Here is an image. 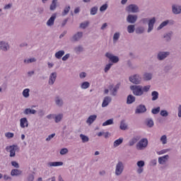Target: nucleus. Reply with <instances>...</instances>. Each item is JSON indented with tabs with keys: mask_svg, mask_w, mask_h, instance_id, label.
<instances>
[{
	"mask_svg": "<svg viewBox=\"0 0 181 181\" xmlns=\"http://www.w3.org/2000/svg\"><path fill=\"white\" fill-rule=\"evenodd\" d=\"M130 90L132 91L134 95H136L137 97H141V95H144V90H142V86L141 85L131 86Z\"/></svg>",
	"mask_w": 181,
	"mask_h": 181,
	"instance_id": "f257e3e1",
	"label": "nucleus"
},
{
	"mask_svg": "<svg viewBox=\"0 0 181 181\" xmlns=\"http://www.w3.org/2000/svg\"><path fill=\"white\" fill-rule=\"evenodd\" d=\"M170 56V52L169 51H159L157 53V60L158 62H163V60H165V59H168Z\"/></svg>",
	"mask_w": 181,
	"mask_h": 181,
	"instance_id": "f03ea898",
	"label": "nucleus"
},
{
	"mask_svg": "<svg viewBox=\"0 0 181 181\" xmlns=\"http://www.w3.org/2000/svg\"><path fill=\"white\" fill-rule=\"evenodd\" d=\"M129 82L132 83L133 84H136V86H138V84H141L142 82V76L139 74H134L133 76H129Z\"/></svg>",
	"mask_w": 181,
	"mask_h": 181,
	"instance_id": "7ed1b4c3",
	"label": "nucleus"
},
{
	"mask_svg": "<svg viewBox=\"0 0 181 181\" xmlns=\"http://www.w3.org/2000/svg\"><path fill=\"white\" fill-rule=\"evenodd\" d=\"M124 163L122 161H118V163L116 164L115 171V174L116 176H121L122 175V173L124 172Z\"/></svg>",
	"mask_w": 181,
	"mask_h": 181,
	"instance_id": "20e7f679",
	"label": "nucleus"
},
{
	"mask_svg": "<svg viewBox=\"0 0 181 181\" xmlns=\"http://www.w3.org/2000/svg\"><path fill=\"white\" fill-rule=\"evenodd\" d=\"M19 150L18 145L8 146L6 147V151H10V158H15L16 155V151Z\"/></svg>",
	"mask_w": 181,
	"mask_h": 181,
	"instance_id": "39448f33",
	"label": "nucleus"
},
{
	"mask_svg": "<svg viewBox=\"0 0 181 181\" xmlns=\"http://www.w3.org/2000/svg\"><path fill=\"white\" fill-rule=\"evenodd\" d=\"M126 12H128V13H138L139 7L136 4H129L126 7Z\"/></svg>",
	"mask_w": 181,
	"mask_h": 181,
	"instance_id": "423d86ee",
	"label": "nucleus"
},
{
	"mask_svg": "<svg viewBox=\"0 0 181 181\" xmlns=\"http://www.w3.org/2000/svg\"><path fill=\"white\" fill-rule=\"evenodd\" d=\"M105 57L109 59L110 62H111L112 64H117V63L119 62V57H118V56L114 55L112 53L110 52H106Z\"/></svg>",
	"mask_w": 181,
	"mask_h": 181,
	"instance_id": "0eeeda50",
	"label": "nucleus"
},
{
	"mask_svg": "<svg viewBox=\"0 0 181 181\" xmlns=\"http://www.w3.org/2000/svg\"><path fill=\"white\" fill-rule=\"evenodd\" d=\"M136 149L142 151L148 146V139H141L136 144Z\"/></svg>",
	"mask_w": 181,
	"mask_h": 181,
	"instance_id": "6e6552de",
	"label": "nucleus"
},
{
	"mask_svg": "<svg viewBox=\"0 0 181 181\" xmlns=\"http://www.w3.org/2000/svg\"><path fill=\"white\" fill-rule=\"evenodd\" d=\"M83 36H84V33L81 31H78L75 34L73 35V36L71 37L70 40L71 42H73L74 43L76 42H80L81 39H83Z\"/></svg>",
	"mask_w": 181,
	"mask_h": 181,
	"instance_id": "1a4fd4ad",
	"label": "nucleus"
},
{
	"mask_svg": "<svg viewBox=\"0 0 181 181\" xmlns=\"http://www.w3.org/2000/svg\"><path fill=\"white\" fill-rule=\"evenodd\" d=\"M121 84L117 83L115 86L114 84H111L109 86V90L111 92V95H113V97H115L117 94H118V90H119Z\"/></svg>",
	"mask_w": 181,
	"mask_h": 181,
	"instance_id": "9d476101",
	"label": "nucleus"
},
{
	"mask_svg": "<svg viewBox=\"0 0 181 181\" xmlns=\"http://www.w3.org/2000/svg\"><path fill=\"white\" fill-rule=\"evenodd\" d=\"M168 25H175V21L166 20L163 21L157 28V30H160L161 29H163V28H165V26H168Z\"/></svg>",
	"mask_w": 181,
	"mask_h": 181,
	"instance_id": "9b49d317",
	"label": "nucleus"
},
{
	"mask_svg": "<svg viewBox=\"0 0 181 181\" xmlns=\"http://www.w3.org/2000/svg\"><path fill=\"white\" fill-rule=\"evenodd\" d=\"M155 23H156V18L153 17L151 19L148 20V28L147 30L148 33H151V32L153 30V26L155 25Z\"/></svg>",
	"mask_w": 181,
	"mask_h": 181,
	"instance_id": "f8f14e48",
	"label": "nucleus"
},
{
	"mask_svg": "<svg viewBox=\"0 0 181 181\" xmlns=\"http://www.w3.org/2000/svg\"><path fill=\"white\" fill-rule=\"evenodd\" d=\"M136 21H138V16L136 15L129 14L127 17V22L128 23H131L132 25L136 23Z\"/></svg>",
	"mask_w": 181,
	"mask_h": 181,
	"instance_id": "ddd939ff",
	"label": "nucleus"
},
{
	"mask_svg": "<svg viewBox=\"0 0 181 181\" xmlns=\"http://www.w3.org/2000/svg\"><path fill=\"white\" fill-rule=\"evenodd\" d=\"M171 8H172V12L174 15H180L181 5L173 4Z\"/></svg>",
	"mask_w": 181,
	"mask_h": 181,
	"instance_id": "4468645a",
	"label": "nucleus"
},
{
	"mask_svg": "<svg viewBox=\"0 0 181 181\" xmlns=\"http://www.w3.org/2000/svg\"><path fill=\"white\" fill-rule=\"evenodd\" d=\"M54 103L57 105V107H62L63 105H64V101L63 100V98L62 97H60V95H57L54 98Z\"/></svg>",
	"mask_w": 181,
	"mask_h": 181,
	"instance_id": "2eb2a0df",
	"label": "nucleus"
},
{
	"mask_svg": "<svg viewBox=\"0 0 181 181\" xmlns=\"http://www.w3.org/2000/svg\"><path fill=\"white\" fill-rule=\"evenodd\" d=\"M56 78H57V72H52L49 75L48 83L49 86H53L54 84V81H56Z\"/></svg>",
	"mask_w": 181,
	"mask_h": 181,
	"instance_id": "dca6fc26",
	"label": "nucleus"
},
{
	"mask_svg": "<svg viewBox=\"0 0 181 181\" xmlns=\"http://www.w3.org/2000/svg\"><path fill=\"white\" fill-rule=\"evenodd\" d=\"M153 78V74L151 72H144L143 74V80L144 81H151Z\"/></svg>",
	"mask_w": 181,
	"mask_h": 181,
	"instance_id": "f3484780",
	"label": "nucleus"
},
{
	"mask_svg": "<svg viewBox=\"0 0 181 181\" xmlns=\"http://www.w3.org/2000/svg\"><path fill=\"white\" fill-rule=\"evenodd\" d=\"M144 112H146V107L144 105H139L135 110V114H144Z\"/></svg>",
	"mask_w": 181,
	"mask_h": 181,
	"instance_id": "a211bd4d",
	"label": "nucleus"
},
{
	"mask_svg": "<svg viewBox=\"0 0 181 181\" xmlns=\"http://www.w3.org/2000/svg\"><path fill=\"white\" fill-rule=\"evenodd\" d=\"M111 101H112V98L110 96H105L102 103V107L105 108V107H107Z\"/></svg>",
	"mask_w": 181,
	"mask_h": 181,
	"instance_id": "6ab92c4d",
	"label": "nucleus"
},
{
	"mask_svg": "<svg viewBox=\"0 0 181 181\" xmlns=\"http://www.w3.org/2000/svg\"><path fill=\"white\" fill-rule=\"evenodd\" d=\"M0 47L4 52H8L9 49V44L5 41L0 42Z\"/></svg>",
	"mask_w": 181,
	"mask_h": 181,
	"instance_id": "aec40b11",
	"label": "nucleus"
},
{
	"mask_svg": "<svg viewBox=\"0 0 181 181\" xmlns=\"http://www.w3.org/2000/svg\"><path fill=\"white\" fill-rule=\"evenodd\" d=\"M55 20H56V13H54L47 21V26H53V25H54Z\"/></svg>",
	"mask_w": 181,
	"mask_h": 181,
	"instance_id": "412c9836",
	"label": "nucleus"
},
{
	"mask_svg": "<svg viewBox=\"0 0 181 181\" xmlns=\"http://www.w3.org/2000/svg\"><path fill=\"white\" fill-rule=\"evenodd\" d=\"M20 125L21 128H25L29 127V123L28 122V119L26 117L21 118L20 119Z\"/></svg>",
	"mask_w": 181,
	"mask_h": 181,
	"instance_id": "4be33fe9",
	"label": "nucleus"
},
{
	"mask_svg": "<svg viewBox=\"0 0 181 181\" xmlns=\"http://www.w3.org/2000/svg\"><path fill=\"white\" fill-rule=\"evenodd\" d=\"M169 159V155H165L162 157L158 158V163L160 165H165L166 163V161Z\"/></svg>",
	"mask_w": 181,
	"mask_h": 181,
	"instance_id": "5701e85b",
	"label": "nucleus"
},
{
	"mask_svg": "<svg viewBox=\"0 0 181 181\" xmlns=\"http://www.w3.org/2000/svg\"><path fill=\"white\" fill-rule=\"evenodd\" d=\"M97 119V115H90L88 117V118L86 120V124H88V125H91Z\"/></svg>",
	"mask_w": 181,
	"mask_h": 181,
	"instance_id": "b1692460",
	"label": "nucleus"
},
{
	"mask_svg": "<svg viewBox=\"0 0 181 181\" xmlns=\"http://www.w3.org/2000/svg\"><path fill=\"white\" fill-rule=\"evenodd\" d=\"M173 35V32L170 31L165 34H164L163 37L165 40V42H170L172 40V36Z\"/></svg>",
	"mask_w": 181,
	"mask_h": 181,
	"instance_id": "393cba45",
	"label": "nucleus"
},
{
	"mask_svg": "<svg viewBox=\"0 0 181 181\" xmlns=\"http://www.w3.org/2000/svg\"><path fill=\"white\" fill-rule=\"evenodd\" d=\"M139 141V137L138 136H134L132 139H131L129 141V146H134L136 142Z\"/></svg>",
	"mask_w": 181,
	"mask_h": 181,
	"instance_id": "a878e982",
	"label": "nucleus"
},
{
	"mask_svg": "<svg viewBox=\"0 0 181 181\" xmlns=\"http://www.w3.org/2000/svg\"><path fill=\"white\" fill-rule=\"evenodd\" d=\"M120 129L122 131H127L128 129V124L125 123V120L123 119L120 122V126H119Z\"/></svg>",
	"mask_w": 181,
	"mask_h": 181,
	"instance_id": "bb28decb",
	"label": "nucleus"
},
{
	"mask_svg": "<svg viewBox=\"0 0 181 181\" xmlns=\"http://www.w3.org/2000/svg\"><path fill=\"white\" fill-rule=\"evenodd\" d=\"M12 176H21L22 175V170L18 169H13L11 172Z\"/></svg>",
	"mask_w": 181,
	"mask_h": 181,
	"instance_id": "cd10ccee",
	"label": "nucleus"
},
{
	"mask_svg": "<svg viewBox=\"0 0 181 181\" xmlns=\"http://www.w3.org/2000/svg\"><path fill=\"white\" fill-rule=\"evenodd\" d=\"M136 98L132 95H129L127 99V104H133L135 103Z\"/></svg>",
	"mask_w": 181,
	"mask_h": 181,
	"instance_id": "c85d7f7f",
	"label": "nucleus"
},
{
	"mask_svg": "<svg viewBox=\"0 0 181 181\" xmlns=\"http://www.w3.org/2000/svg\"><path fill=\"white\" fill-rule=\"evenodd\" d=\"M122 142H124L123 138H119V139L115 140L113 143V147L117 148V147L119 146V145H121V144H122Z\"/></svg>",
	"mask_w": 181,
	"mask_h": 181,
	"instance_id": "c756f323",
	"label": "nucleus"
},
{
	"mask_svg": "<svg viewBox=\"0 0 181 181\" xmlns=\"http://www.w3.org/2000/svg\"><path fill=\"white\" fill-rule=\"evenodd\" d=\"M135 32L136 35H142L145 33V28L143 26L137 27Z\"/></svg>",
	"mask_w": 181,
	"mask_h": 181,
	"instance_id": "7c9ffc66",
	"label": "nucleus"
},
{
	"mask_svg": "<svg viewBox=\"0 0 181 181\" xmlns=\"http://www.w3.org/2000/svg\"><path fill=\"white\" fill-rule=\"evenodd\" d=\"M151 100L152 101H156L159 98V93L158 91L153 90L151 92Z\"/></svg>",
	"mask_w": 181,
	"mask_h": 181,
	"instance_id": "2f4dec72",
	"label": "nucleus"
},
{
	"mask_svg": "<svg viewBox=\"0 0 181 181\" xmlns=\"http://www.w3.org/2000/svg\"><path fill=\"white\" fill-rule=\"evenodd\" d=\"M48 166H54V167H56V166H63V162L62 161H57V162H49L48 163Z\"/></svg>",
	"mask_w": 181,
	"mask_h": 181,
	"instance_id": "473e14b6",
	"label": "nucleus"
},
{
	"mask_svg": "<svg viewBox=\"0 0 181 181\" xmlns=\"http://www.w3.org/2000/svg\"><path fill=\"white\" fill-rule=\"evenodd\" d=\"M64 50H59L58 52H57L54 54L56 59H62V57H63V56H64Z\"/></svg>",
	"mask_w": 181,
	"mask_h": 181,
	"instance_id": "72a5a7b5",
	"label": "nucleus"
},
{
	"mask_svg": "<svg viewBox=\"0 0 181 181\" xmlns=\"http://www.w3.org/2000/svg\"><path fill=\"white\" fill-rule=\"evenodd\" d=\"M23 113L25 114V115H29L30 114L35 115L36 114V110H32L30 108H26Z\"/></svg>",
	"mask_w": 181,
	"mask_h": 181,
	"instance_id": "f704fd0d",
	"label": "nucleus"
},
{
	"mask_svg": "<svg viewBox=\"0 0 181 181\" xmlns=\"http://www.w3.org/2000/svg\"><path fill=\"white\" fill-rule=\"evenodd\" d=\"M56 8H57V0H52L49 6V10L54 11Z\"/></svg>",
	"mask_w": 181,
	"mask_h": 181,
	"instance_id": "c9c22d12",
	"label": "nucleus"
},
{
	"mask_svg": "<svg viewBox=\"0 0 181 181\" xmlns=\"http://www.w3.org/2000/svg\"><path fill=\"white\" fill-rule=\"evenodd\" d=\"M136 29H135V25H129L127 26L128 33H134Z\"/></svg>",
	"mask_w": 181,
	"mask_h": 181,
	"instance_id": "e433bc0d",
	"label": "nucleus"
},
{
	"mask_svg": "<svg viewBox=\"0 0 181 181\" xmlns=\"http://www.w3.org/2000/svg\"><path fill=\"white\" fill-rule=\"evenodd\" d=\"M54 119L56 124H59V122L63 119V114H59L57 115H55Z\"/></svg>",
	"mask_w": 181,
	"mask_h": 181,
	"instance_id": "4c0bfd02",
	"label": "nucleus"
},
{
	"mask_svg": "<svg viewBox=\"0 0 181 181\" xmlns=\"http://www.w3.org/2000/svg\"><path fill=\"white\" fill-rule=\"evenodd\" d=\"M80 138L82 140L83 144H86V142H88V141H90V139L88 138V136L81 134H80Z\"/></svg>",
	"mask_w": 181,
	"mask_h": 181,
	"instance_id": "58836bf2",
	"label": "nucleus"
},
{
	"mask_svg": "<svg viewBox=\"0 0 181 181\" xmlns=\"http://www.w3.org/2000/svg\"><path fill=\"white\" fill-rule=\"evenodd\" d=\"M114 124V119H109L103 123V127H107V125H112Z\"/></svg>",
	"mask_w": 181,
	"mask_h": 181,
	"instance_id": "ea45409f",
	"label": "nucleus"
},
{
	"mask_svg": "<svg viewBox=\"0 0 181 181\" xmlns=\"http://www.w3.org/2000/svg\"><path fill=\"white\" fill-rule=\"evenodd\" d=\"M90 87V82L88 81H85L83 82L81 85V88L82 90H86V88H88Z\"/></svg>",
	"mask_w": 181,
	"mask_h": 181,
	"instance_id": "a19ab883",
	"label": "nucleus"
},
{
	"mask_svg": "<svg viewBox=\"0 0 181 181\" xmlns=\"http://www.w3.org/2000/svg\"><path fill=\"white\" fill-rule=\"evenodd\" d=\"M75 53H76V54H79V53H81V52H83V48L81 45H78V47H76L74 49Z\"/></svg>",
	"mask_w": 181,
	"mask_h": 181,
	"instance_id": "79ce46f5",
	"label": "nucleus"
},
{
	"mask_svg": "<svg viewBox=\"0 0 181 181\" xmlns=\"http://www.w3.org/2000/svg\"><path fill=\"white\" fill-rule=\"evenodd\" d=\"M160 140L163 145H166V144H168V136H166V135H163Z\"/></svg>",
	"mask_w": 181,
	"mask_h": 181,
	"instance_id": "37998d69",
	"label": "nucleus"
},
{
	"mask_svg": "<svg viewBox=\"0 0 181 181\" xmlns=\"http://www.w3.org/2000/svg\"><path fill=\"white\" fill-rule=\"evenodd\" d=\"M97 12H98V7L94 6L90 8V15H97Z\"/></svg>",
	"mask_w": 181,
	"mask_h": 181,
	"instance_id": "c03bdc74",
	"label": "nucleus"
},
{
	"mask_svg": "<svg viewBox=\"0 0 181 181\" xmlns=\"http://www.w3.org/2000/svg\"><path fill=\"white\" fill-rule=\"evenodd\" d=\"M30 90L29 88L24 89L23 91V95L25 98H28L29 97V93Z\"/></svg>",
	"mask_w": 181,
	"mask_h": 181,
	"instance_id": "a18cd8bd",
	"label": "nucleus"
},
{
	"mask_svg": "<svg viewBox=\"0 0 181 181\" xmlns=\"http://www.w3.org/2000/svg\"><path fill=\"white\" fill-rule=\"evenodd\" d=\"M88 25H90V22H88V21H85V22L81 23L80 24L79 28H81V29H86V28L88 26Z\"/></svg>",
	"mask_w": 181,
	"mask_h": 181,
	"instance_id": "49530a36",
	"label": "nucleus"
},
{
	"mask_svg": "<svg viewBox=\"0 0 181 181\" xmlns=\"http://www.w3.org/2000/svg\"><path fill=\"white\" fill-rule=\"evenodd\" d=\"M71 7L70 6H67L64 8V11L62 12V16H66L69 12H70Z\"/></svg>",
	"mask_w": 181,
	"mask_h": 181,
	"instance_id": "de8ad7c7",
	"label": "nucleus"
},
{
	"mask_svg": "<svg viewBox=\"0 0 181 181\" xmlns=\"http://www.w3.org/2000/svg\"><path fill=\"white\" fill-rule=\"evenodd\" d=\"M119 36H121V34L119 33H115L113 35V42L115 43V42L118 41L119 39Z\"/></svg>",
	"mask_w": 181,
	"mask_h": 181,
	"instance_id": "09e8293b",
	"label": "nucleus"
},
{
	"mask_svg": "<svg viewBox=\"0 0 181 181\" xmlns=\"http://www.w3.org/2000/svg\"><path fill=\"white\" fill-rule=\"evenodd\" d=\"M35 62H36L35 58H30V59H24V63H25V64H29L30 63H35Z\"/></svg>",
	"mask_w": 181,
	"mask_h": 181,
	"instance_id": "8fccbe9b",
	"label": "nucleus"
},
{
	"mask_svg": "<svg viewBox=\"0 0 181 181\" xmlns=\"http://www.w3.org/2000/svg\"><path fill=\"white\" fill-rule=\"evenodd\" d=\"M111 67H112V63H109V64H106V66L104 69L105 73H108V71H110V69H111Z\"/></svg>",
	"mask_w": 181,
	"mask_h": 181,
	"instance_id": "3c124183",
	"label": "nucleus"
},
{
	"mask_svg": "<svg viewBox=\"0 0 181 181\" xmlns=\"http://www.w3.org/2000/svg\"><path fill=\"white\" fill-rule=\"evenodd\" d=\"M146 125H147V127H148V128H152V127H153V125H154L153 120L151 119H148Z\"/></svg>",
	"mask_w": 181,
	"mask_h": 181,
	"instance_id": "603ef678",
	"label": "nucleus"
},
{
	"mask_svg": "<svg viewBox=\"0 0 181 181\" xmlns=\"http://www.w3.org/2000/svg\"><path fill=\"white\" fill-rule=\"evenodd\" d=\"M107 8H108V4H103L102 6H100V11L105 12V11H107Z\"/></svg>",
	"mask_w": 181,
	"mask_h": 181,
	"instance_id": "864d4df0",
	"label": "nucleus"
},
{
	"mask_svg": "<svg viewBox=\"0 0 181 181\" xmlns=\"http://www.w3.org/2000/svg\"><path fill=\"white\" fill-rule=\"evenodd\" d=\"M160 111V107H157L156 108L152 109L151 112L152 114L156 115V114H159Z\"/></svg>",
	"mask_w": 181,
	"mask_h": 181,
	"instance_id": "5fc2aeb1",
	"label": "nucleus"
},
{
	"mask_svg": "<svg viewBox=\"0 0 181 181\" xmlns=\"http://www.w3.org/2000/svg\"><path fill=\"white\" fill-rule=\"evenodd\" d=\"M136 165H137L138 168H144V166H145V161H144V160H139L136 163Z\"/></svg>",
	"mask_w": 181,
	"mask_h": 181,
	"instance_id": "6e6d98bb",
	"label": "nucleus"
},
{
	"mask_svg": "<svg viewBox=\"0 0 181 181\" xmlns=\"http://www.w3.org/2000/svg\"><path fill=\"white\" fill-rule=\"evenodd\" d=\"M150 89H151V86L149 85L142 87L143 94L144 93H148V91H149Z\"/></svg>",
	"mask_w": 181,
	"mask_h": 181,
	"instance_id": "4d7b16f0",
	"label": "nucleus"
},
{
	"mask_svg": "<svg viewBox=\"0 0 181 181\" xmlns=\"http://www.w3.org/2000/svg\"><path fill=\"white\" fill-rule=\"evenodd\" d=\"M59 153L60 155H66V153H69V149H67L66 148H64L61 149Z\"/></svg>",
	"mask_w": 181,
	"mask_h": 181,
	"instance_id": "13d9d810",
	"label": "nucleus"
},
{
	"mask_svg": "<svg viewBox=\"0 0 181 181\" xmlns=\"http://www.w3.org/2000/svg\"><path fill=\"white\" fill-rule=\"evenodd\" d=\"M160 115H161V117H168V115H169V112H168L166 110H161Z\"/></svg>",
	"mask_w": 181,
	"mask_h": 181,
	"instance_id": "bf43d9fd",
	"label": "nucleus"
},
{
	"mask_svg": "<svg viewBox=\"0 0 181 181\" xmlns=\"http://www.w3.org/2000/svg\"><path fill=\"white\" fill-rule=\"evenodd\" d=\"M13 136H14L13 133L7 132L5 134V136L6 138H8V139H11V138H13Z\"/></svg>",
	"mask_w": 181,
	"mask_h": 181,
	"instance_id": "052dcab7",
	"label": "nucleus"
},
{
	"mask_svg": "<svg viewBox=\"0 0 181 181\" xmlns=\"http://www.w3.org/2000/svg\"><path fill=\"white\" fill-rule=\"evenodd\" d=\"M11 165L13 166V168H16V169H19V163L16 161H11Z\"/></svg>",
	"mask_w": 181,
	"mask_h": 181,
	"instance_id": "680f3d73",
	"label": "nucleus"
},
{
	"mask_svg": "<svg viewBox=\"0 0 181 181\" xmlns=\"http://www.w3.org/2000/svg\"><path fill=\"white\" fill-rule=\"evenodd\" d=\"M69 58H70V54H66L62 57V60H63V62H66V61L69 60Z\"/></svg>",
	"mask_w": 181,
	"mask_h": 181,
	"instance_id": "e2e57ef3",
	"label": "nucleus"
},
{
	"mask_svg": "<svg viewBox=\"0 0 181 181\" xmlns=\"http://www.w3.org/2000/svg\"><path fill=\"white\" fill-rule=\"evenodd\" d=\"M28 181H33L35 180V175L33 174H30L28 177Z\"/></svg>",
	"mask_w": 181,
	"mask_h": 181,
	"instance_id": "0e129e2a",
	"label": "nucleus"
},
{
	"mask_svg": "<svg viewBox=\"0 0 181 181\" xmlns=\"http://www.w3.org/2000/svg\"><path fill=\"white\" fill-rule=\"evenodd\" d=\"M157 163H158V161L156 160V159L152 160L150 162V166H156Z\"/></svg>",
	"mask_w": 181,
	"mask_h": 181,
	"instance_id": "69168bd1",
	"label": "nucleus"
},
{
	"mask_svg": "<svg viewBox=\"0 0 181 181\" xmlns=\"http://www.w3.org/2000/svg\"><path fill=\"white\" fill-rule=\"evenodd\" d=\"M45 112H44L43 110H38L39 117H45Z\"/></svg>",
	"mask_w": 181,
	"mask_h": 181,
	"instance_id": "338daca9",
	"label": "nucleus"
},
{
	"mask_svg": "<svg viewBox=\"0 0 181 181\" xmlns=\"http://www.w3.org/2000/svg\"><path fill=\"white\" fill-rule=\"evenodd\" d=\"M178 117L181 118V105L178 106Z\"/></svg>",
	"mask_w": 181,
	"mask_h": 181,
	"instance_id": "774afa93",
	"label": "nucleus"
}]
</instances>
